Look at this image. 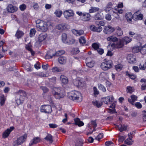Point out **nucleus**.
I'll list each match as a JSON object with an SVG mask.
<instances>
[{
  "mask_svg": "<svg viewBox=\"0 0 146 146\" xmlns=\"http://www.w3.org/2000/svg\"><path fill=\"white\" fill-rule=\"evenodd\" d=\"M91 59L90 57H88L87 58L86 61V64L87 66L89 68L93 67L95 63L94 61L91 60Z\"/></svg>",
  "mask_w": 146,
  "mask_h": 146,
  "instance_id": "obj_19",
  "label": "nucleus"
},
{
  "mask_svg": "<svg viewBox=\"0 0 146 146\" xmlns=\"http://www.w3.org/2000/svg\"><path fill=\"white\" fill-rule=\"evenodd\" d=\"M116 70L117 71H120L123 68V66L121 64H118L115 66Z\"/></svg>",
  "mask_w": 146,
  "mask_h": 146,
  "instance_id": "obj_46",
  "label": "nucleus"
},
{
  "mask_svg": "<svg viewBox=\"0 0 146 146\" xmlns=\"http://www.w3.org/2000/svg\"><path fill=\"white\" fill-rule=\"evenodd\" d=\"M58 60L59 63L62 64H64L66 62V58L64 56H60L58 58Z\"/></svg>",
  "mask_w": 146,
  "mask_h": 146,
  "instance_id": "obj_24",
  "label": "nucleus"
},
{
  "mask_svg": "<svg viewBox=\"0 0 146 146\" xmlns=\"http://www.w3.org/2000/svg\"><path fill=\"white\" fill-rule=\"evenodd\" d=\"M126 138L125 136H119L118 139V141L119 142H122Z\"/></svg>",
  "mask_w": 146,
  "mask_h": 146,
  "instance_id": "obj_58",
  "label": "nucleus"
},
{
  "mask_svg": "<svg viewBox=\"0 0 146 146\" xmlns=\"http://www.w3.org/2000/svg\"><path fill=\"white\" fill-rule=\"evenodd\" d=\"M14 129V127H10V128L7 129L3 133V137L4 138L7 137L9 136L11 132Z\"/></svg>",
  "mask_w": 146,
  "mask_h": 146,
  "instance_id": "obj_15",
  "label": "nucleus"
},
{
  "mask_svg": "<svg viewBox=\"0 0 146 146\" xmlns=\"http://www.w3.org/2000/svg\"><path fill=\"white\" fill-rule=\"evenodd\" d=\"M143 119V121H146V111L143 110L142 111Z\"/></svg>",
  "mask_w": 146,
  "mask_h": 146,
  "instance_id": "obj_55",
  "label": "nucleus"
},
{
  "mask_svg": "<svg viewBox=\"0 0 146 146\" xmlns=\"http://www.w3.org/2000/svg\"><path fill=\"white\" fill-rule=\"evenodd\" d=\"M112 62L110 60H108L102 62L101 65V68L104 70H107L111 68Z\"/></svg>",
  "mask_w": 146,
  "mask_h": 146,
  "instance_id": "obj_6",
  "label": "nucleus"
},
{
  "mask_svg": "<svg viewBox=\"0 0 146 146\" xmlns=\"http://www.w3.org/2000/svg\"><path fill=\"white\" fill-rule=\"evenodd\" d=\"M68 97L69 99L77 102H80L82 100L81 94L77 91L74 90L69 92Z\"/></svg>",
  "mask_w": 146,
  "mask_h": 146,
  "instance_id": "obj_1",
  "label": "nucleus"
},
{
  "mask_svg": "<svg viewBox=\"0 0 146 146\" xmlns=\"http://www.w3.org/2000/svg\"><path fill=\"white\" fill-rule=\"evenodd\" d=\"M95 19L97 20H102L103 18L99 13L96 14L95 16Z\"/></svg>",
  "mask_w": 146,
  "mask_h": 146,
  "instance_id": "obj_53",
  "label": "nucleus"
},
{
  "mask_svg": "<svg viewBox=\"0 0 146 146\" xmlns=\"http://www.w3.org/2000/svg\"><path fill=\"white\" fill-rule=\"evenodd\" d=\"M135 131H136L128 133V145H131L133 143V141L132 139L134 136V133H135Z\"/></svg>",
  "mask_w": 146,
  "mask_h": 146,
  "instance_id": "obj_20",
  "label": "nucleus"
},
{
  "mask_svg": "<svg viewBox=\"0 0 146 146\" xmlns=\"http://www.w3.org/2000/svg\"><path fill=\"white\" fill-rule=\"evenodd\" d=\"M98 86L99 88L102 91L104 92H105L106 91V88L103 85L101 84H98Z\"/></svg>",
  "mask_w": 146,
  "mask_h": 146,
  "instance_id": "obj_51",
  "label": "nucleus"
},
{
  "mask_svg": "<svg viewBox=\"0 0 146 146\" xmlns=\"http://www.w3.org/2000/svg\"><path fill=\"white\" fill-rule=\"evenodd\" d=\"M60 79L62 83L63 84H66L68 83V80L67 78L64 75L60 76Z\"/></svg>",
  "mask_w": 146,
  "mask_h": 146,
  "instance_id": "obj_25",
  "label": "nucleus"
},
{
  "mask_svg": "<svg viewBox=\"0 0 146 146\" xmlns=\"http://www.w3.org/2000/svg\"><path fill=\"white\" fill-rule=\"evenodd\" d=\"M40 111L41 112L49 113H51L52 110L50 105H44L41 106Z\"/></svg>",
  "mask_w": 146,
  "mask_h": 146,
  "instance_id": "obj_7",
  "label": "nucleus"
},
{
  "mask_svg": "<svg viewBox=\"0 0 146 146\" xmlns=\"http://www.w3.org/2000/svg\"><path fill=\"white\" fill-rule=\"evenodd\" d=\"M92 47L95 50H97L99 47V44L98 43H94L92 44Z\"/></svg>",
  "mask_w": 146,
  "mask_h": 146,
  "instance_id": "obj_45",
  "label": "nucleus"
},
{
  "mask_svg": "<svg viewBox=\"0 0 146 146\" xmlns=\"http://www.w3.org/2000/svg\"><path fill=\"white\" fill-rule=\"evenodd\" d=\"M54 14L57 17H60L62 14V12L59 10H56L54 12Z\"/></svg>",
  "mask_w": 146,
  "mask_h": 146,
  "instance_id": "obj_43",
  "label": "nucleus"
},
{
  "mask_svg": "<svg viewBox=\"0 0 146 146\" xmlns=\"http://www.w3.org/2000/svg\"><path fill=\"white\" fill-rule=\"evenodd\" d=\"M134 106H135L138 109H141L142 107V105L140 102H136L135 104H134Z\"/></svg>",
  "mask_w": 146,
  "mask_h": 146,
  "instance_id": "obj_54",
  "label": "nucleus"
},
{
  "mask_svg": "<svg viewBox=\"0 0 146 146\" xmlns=\"http://www.w3.org/2000/svg\"><path fill=\"white\" fill-rule=\"evenodd\" d=\"M5 42V41L4 40H2L0 42V47H2V51L3 53L5 52L7 50V49H4L3 46Z\"/></svg>",
  "mask_w": 146,
  "mask_h": 146,
  "instance_id": "obj_47",
  "label": "nucleus"
},
{
  "mask_svg": "<svg viewBox=\"0 0 146 146\" xmlns=\"http://www.w3.org/2000/svg\"><path fill=\"white\" fill-rule=\"evenodd\" d=\"M115 10L116 11H115V13H116V14H117L118 15V13L119 14H121L123 13V11L122 9H115Z\"/></svg>",
  "mask_w": 146,
  "mask_h": 146,
  "instance_id": "obj_59",
  "label": "nucleus"
},
{
  "mask_svg": "<svg viewBox=\"0 0 146 146\" xmlns=\"http://www.w3.org/2000/svg\"><path fill=\"white\" fill-rule=\"evenodd\" d=\"M107 40L108 41L113 42H115L116 41H117L118 39V38L116 37L111 36L108 37L107 38Z\"/></svg>",
  "mask_w": 146,
  "mask_h": 146,
  "instance_id": "obj_30",
  "label": "nucleus"
},
{
  "mask_svg": "<svg viewBox=\"0 0 146 146\" xmlns=\"http://www.w3.org/2000/svg\"><path fill=\"white\" fill-rule=\"evenodd\" d=\"M26 5L24 4L21 5L19 6V8L21 11H24L26 8Z\"/></svg>",
  "mask_w": 146,
  "mask_h": 146,
  "instance_id": "obj_60",
  "label": "nucleus"
},
{
  "mask_svg": "<svg viewBox=\"0 0 146 146\" xmlns=\"http://www.w3.org/2000/svg\"><path fill=\"white\" fill-rule=\"evenodd\" d=\"M56 29L62 31L66 30L70 28V26L68 24L65 23H62L57 25L56 26Z\"/></svg>",
  "mask_w": 146,
  "mask_h": 146,
  "instance_id": "obj_8",
  "label": "nucleus"
},
{
  "mask_svg": "<svg viewBox=\"0 0 146 146\" xmlns=\"http://www.w3.org/2000/svg\"><path fill=\"white\" fill-rule=\"evenodd\" d=\"M40 141V139L38 137H36L34 138L33 140L29 144L30 146H31L34 144H36Z\"/></svg>",
  "mask_w": 146,
  "mask_h": 146,
  "instance_id": "obj_26",
  "label": "nucleus"
},
{
  "mask_svg": "<svg viewBox=\"0 0 146 146\" xmlns=\"http://www.w3.org/2000/svg\"><path fill=\"white\" fill-rule=\"evenodd\" d=\"M90 17L91 15L89 13L84 12L81 17V19L83 21H87L90 20Z\"/></svg>",
  "mask_w": 146,
  "mask_h": 146,
  "instance_id": "obj_16",
  "label": "nucleus"
},
{
  "mask_svg": "<svg viewBox=\"0 0 146 146\" xmlns=\"http://www.w3.org/2000/svg\"><path fill=\"white\" fill-rule=\"evenodd\" d=\"M73 83L76 86L81 88L85 85V83L83 78H77L73 80Z\"/></svg>",
  "mask_w": 146,
  "mask_h": 146,
  "instance_id": "obj_5",
  "label": "nucleus"
},
{
  "mask_svg": "<svg viewBox=\"0 0 146 146\" xmlns=\"http://www.w3.org/2000/svg\"><path fill=\"white\" fill-rule=\"evenodd\" d=\"M79 42L80 44H84L86 43V39L84 37L81 36L79 38Z\"/></svg>",
  "mask_w": 146,
  "mask_h": 146,
  "instance_id": "obj_42",
  "label": "nucleus"
},
{
  "mask_svg": "<svg viewBox=\"0 0 146 146\" xmlns=\"http://www.w3.org/2000/svg\"><path fill=\"white\" fill-rule=\"evenodd\" d=\"M49 127L52 128H55L58 127V125L54 123H50L49 124Z\"/></svg>",
  "mask_w": 146,
  "mask_h": 146,
  "instance_id": "obj_63",
  "label": "nucleus"
},
{
  "mask_svg": "<svg viewBox=\"0 0 146 146\" xmlns=\"http://www.w3.org/2000/svg\"><path fill=\"white\" fill-rule=\"evenodd\" d=\"M92 103L94 105L98 107H100L102 105V102H99L97 101H95L93 102Z\"/></svg>",
  "mask_w": 146,
  "mask_h": 146,
  "instance_id": "obj_41",
  "label": "nucleus"
},
{
  "mask_svg": "<svg viewBox=\"0 0 146 146\" xmlns=\"http://www.w3.org/2000/svg\"><path fill=\"white\" fill-rule=\"evenodd\" d=\"M56 51L54 50H50L47 53L45 56L46 59H49L52 58V57L56 55Z\"/></svg>",
  "mask_w": 146,
  "mask_h": 146,
  "instance_id": "obj_12",
  "label": "nucleus"
},
{
  "mask_svg": "<svg viewBox=\"0 0 146 146\" xmlns=\"http://www.w3.org/2000/svg\"><path fill=\"white\" fill-rule=\"evenodd\" d=\"M74 121L76 124L78 125L79 126H82L84 125V123L78 118L75 119Z\"/></svg>",
  "mask_w": 146,
  "mask_h": 146,
  "instance_id": "obj_32",
  "label": "nucleus"
},
{
  "mask_svg": "<svg viewBox=\"0 0 146 146\" xmlns=\"http://www.w3.org/2000/svg\"><path fill=\"white\" fill-rule=\"evenodd\" d=\"M100 9L98 7H91L90 9L89 10V13H96L99 11Z\"/></svg>",
  "mask_w": 146,
  "mask_h": 146,
  "instance_id": "obj_28",
  "label": "nucleus"
},
{
  "mask_svg": "<svg viewBox=\"0 0 146 146\" xmlns=\"http://www.w3.org/2000/svg\"><path fill=\"white\" fill-rule=\"evenodd\" d=\"M52 71L54 72H61V70L60 68H58L56 67H54L52 68Z\"/></svg>",
  "mask_w": 146,
  "mask_h": 146,
  "instance_id": "obj_49",
  "label": "nucleus"
},
{
  "mask_svg": "<svg viewBox=\"0 0 146 146\" xmlns=\"http://www.w3.org/2000/svg\"><path fill=\"white\" fill-rule=\"evenodd\" d=\"M64 17L66 19H68L74 15V12L71 9L66 10L63 12Z\"/></svg>",
  "mask_w": 146,
  "mask_h": 146,
  "instance_id": "obj_9",
  "label": "nucleus"
},
{
  "mask_svg": "<svg viewBox=\"0 0 146 146\" xmlns=\"http://www.w3.org/2000/svg\"><path fill=\"white\" fill-rule=\"evenodd\" d=\"M131 100L128 99V102L132 105H134V102L135 101L137 100V97L134 95H133L131 96Z\"/></svg>",
  "mask_w": 146,
  "mask_h": 146,
  "instance_id": "obj_23",
  "label": "nucleus"
},
{
  "mask_svg": "<svg viewBox=\"0 0 146 146\" xmlns=\"http://www.w3.org/2000/svg\"><path fill=\"white\" fill-rule=\"evenodd\" d=\"M36 32V30L34 29H31L30 31L29 35L31 37H32L33 36H34Z\"/></svg>",
  "mask_w": 146,
  "mask_h": 146,
  "instance_id": "obj_48",
  "label": "nucleus"
},
{
  "mask_svg": "<svg viewBox=\"0 0 146 146\" xmlns=\"http://www.w3.org/2000/svg\"><path fill=\"white\" fill-rule=\"evenodd\" d=\"M112 4L111 2L108 3L104 9V10L106 13L109 12L110 14L113 12V13H115V11L113 10V9L112 8Z\"/></svg>",
  "mask_w": 146,
  "mask_h": 146,
  "instance_id": "obj_11",
  "label": "nucleus"
},
{
  "mask_svg": "<svg viewBox=\"0 0 146 146\" xmlns=\"http://www.w3.org/2000/svg\"><path fill=\"white\" fill-rule=\"evenodd\" d=\"M52 93H56V92L63 93V91L60 88H54L52 92Z\"/></svg>",
  "mask_w": 146,
  "mask_h": 146,
  "instance_id": "obj_39",
  "label": "nucleus"
},
{
  "mask_svg": "<svg viewBox=\"0 0 146 146\" xmlns=\"http://www.w3.org/2000/svg\"><path fill=\"white\" fill-rule=\"evenodd\" d=\"M140 53L143 55L146 54V43L143 46H141Z\"/></svg>",
  "mask_w": 146,
  "mask_h": 146,
  "instance_id": "obj_34",
  "label": "nucleus"
},
{
  "mask_svg": "<svg viewBox=\"0 0 146 146\" xmlns=\"http://www.w3.org/2000/svg\"><path fill=\"white\" fill-rule=\"evenodd\" d=\"M88 125L90 128L92 127H93V131H95V128L97 125V124L96 123V121H92L90 123L88 124Z\"/></svg>",
  "mask_w": 146,
  "mask_h": 146,
  "instance_id": "obj_31",
  "label": "nucleus"
},
{
  "mask_svg": "<svg viewBox=\"0 0 146 146\" xmlns=\"http://www.w3.org/2000/svg\"><path fill=\"white\" fill-rule=\"evenodd\" d=\"M114 31V28L109 25L107 26L104 27L103 32L106 34H110L113 32Z\"/></svg>",
  "mask_w": 146,
  "mask_h": 146,
  "instance_id": "obj_10",
  "label": "nucleus"
},
{
  "mask_svg": "<svg viewBox=\"0 0 146 146\" xmlns=\"http://www.w3.org/2000/svg\"><path fill=\"white\" fill-rule=\"evenodd\" d=\"M134 90H135L133 87L130 86H128V93L131 94L134 92Z\"/></svg>",
  "mask_w": 146,
  "mask_h": 146,
  "instance_id": "obj_57",
  "label": "nucleus"
},
{
  "mask_svg": "<svg viewBox=\"0 0 146 146\" xmlns=\"http://www.w3.org/2000/svg\"><path fill=\"white\" fill-rule=\"evenodd\" d=\"M27 137V134H25L17 138L13 143V146H18L23 144L25 141Z\"/></svg>",
  "mask_w": 146,
  "mask_h": 146,
  "instance_id": "obj_4",
  "label": "nucleus"
},
{
  "mask_svg": "<svg viewBox=\"0 0 146 146\" xmlns=\"http://www.w3.org/2000/svg\"><path fill=\"white\" fill-rule=\"evenodd\" d=\"M140 51L141 46H134L132 49V52L134 53L140 52Z\"/></svg>",
  "mask_w": 146,
  "mask_h": 146,
  "instance_id": "obj_27",
  "label": "nucleus"
},
{
  "mask_svg": "<svg viewBox=\"0 0 146 146\" xmlns=\"http://www.w3.org/2000/svg\"><path fill=\"white\" fill-rule=\"evenodd\" d=\"M6 98L4 95H2L0 97V104L1 106H3L4 104Z\"/></svg>",
  "mask_w": 146,
  "mask_h": 146,
  "instance_id": "obj_38",
  "label": "nucleus"
},
{
  "mask_svg": "<svg viewBox=\"0 0 146 146\" xmlns=\"http://www.w3.org/2000/svg\"><path fill=\"white\" fill-rule=\"evenodd\" d=\"M137 12H136L134 14L132 15V18L134 19L135 20H141L143 19V16L142 14L140 13L138 15H137L136 14H137Z\"/></svg>",
  "mask_w": 146,
  "mask_h": 146,
  "instance_id": "obj_18",
  "label": "nucleus"
},
{
  "mask_svg": "<svg viewBox=\"0 0 146 146\" xmlns=\"http://www.w3.org/2000/svg\"><path fill=\"white\" fill-rule=\"evenodd\" d=\"M107 73L104 72H102L100 74L99 77L101 78H104L106 76Z\"/></svg>",
  "mask_w": 146,
  "mask_h": 146,
  "instance_id": "obj_61",
  "label": "nucleus"
},
{
  "mask_svg": "<svg viewBox=\"0 0 146 146\" xmlns=\"http://www.w3.org/2000/svg\"><path fill=\"white\" fill-rule=\"evenodd\" d=\"M64 53V51L62 50H59L57 52H56V55L57 56H58L62 54H63Z\"/></svg>",
  "mask_w": 146,
  "mask_h": 146,
  "instance_id": "obj_56",
  "label": "nucleus"
},
{
  "mask_svg": "<svg viewBox=\"0 0 146 146\" xmlns=\"http://www.w3.org/2000/svg\"><path fill=\"white\" fill-rule=\"evenodd\" d=\"M103 136V134L102 133H100L98 135L97 137V139L99 141L102 138Z\"/></svg>",
  "mask_w": 146,
  "mask_h": 146,
  "instance_id": "obj_62",
  "label": "nucleus"
},
{
  "mask_svg": "<svg viewBox=\"0 0 146 146\" xmlns=\"http://www.w3.org/2000/svg\"><path fill=\"white\" fill-rule=\"evenodd\" d=\"M72 33L77 36H80L84 33V31L82 30H78L75 29L72 30Z\"/></svg>",
  "mask_w": 146,
  "mask_h": 146,
  "instance_id": "obj_21",
  "label": "nucleus"
},
{
  "mask_svg": "<svg viewBox=\"0 0 146 146\" xmlns=\"http://www.w3.org/2000/svg\"><path fill=\"white\" fill-rule=\"evenodd\" d=\"M117 34L118 36H121L123 34L122 31L120 27H118L117 30Z\"/></svg>",
  "mask_w": 146,
  "mask_h": 146,
  "instance_id": "obj_50",
  "label": "nucleus"
},
{
  "mask_svg": "<svg viewBox=\"0 0 146 146\" xmlns=\"http://www.w3.org/2000/svg\"><path fill=\"white\" fill-rule=\"evenodd\" d=\"M114 100V98L112 96L103 98L102 99V102L107 104H110Z\"/></svg>",
  "mask_w": 146,
  "mask_h": 146,
  "instance_id": "obj_14",
  "label": "nucleus"
},
{
  "mask_svg": "<svg viewBox=\"0 0 146 146\" xmlns=\"http://www.w3.org/2000/svg\"><path fill=\"white\" fill-rule=\"evenodd\" d=\"M23 35L24 33L23 31L18 30L17 31L15 36L17 38H19L23 36Z\"/></svg>",
  "mask_w": 146,
  "mask_h": 146,
  "instance_id": "obj_36",
  "label": "nucleus"
},
{
  "mask_svg": "<svg viewBox=\"0 0 146 146\" xmlns=\"http://www.w3.org/2000/svg\"><path fill=\"white\" fill-rule=\"evenodd\" d=\"M44 139L47 141H49L50 143H52L53 142L52 136L50 134H48L45 137Z\"/></svg>",
  "mask_w": 146,
  "mask_h": 146,
  "instance_id": "obj_33",
  "label": "nucleus"
},
{
  "mask_svg": "<svg viewBox=\"0 0 146 146\" xmlns=\"http://www.w3.org/2000/svg\"><path fill=\"white\" fill-rule=\"evenodd\" d=\"M39 30L45 32L47 30V25L44 22H42V23L40 25L38 26Z\"/></svg>",
  "mask_w": 146,
  "mask_h": 146,
  "instance_id": "obj_17",
  "label": "nucleus"
},
{
  "mask_svg": "<svg viewBox=\"0 0 146 146\" xmlns=\"http://www.w3.org/2000/svg\"><path fill=\"white\" fill-rule=\"evenodd\" d=\"M25 70L27 71L31 72L32 70V67L31 65L29 63L26 64L24 66Z\"/></svg>",
  "mask_w": 146,
  "mask_h": 146,
  "instance_id": "obj_37",
  "label": "nucleus"
},
{
  "mask_svg": "<svg viewBox=\"0 0 146 146\" xmlns=\"http://www.w3.org/2000/svg\"><path fill=\"white\" fill-rule=\"evenodd\" d=\"M6 9L8 12L13 13L17 11V8L11 4H9L7 6Z\"/></svg>",
  "mask_w": 146,
  "mask_h": 146,
  "instance_id": "obj_13",
  "label": "nucleus"
},
{
  "mask_svg": "<svg viewBox=\"0 0 146 146\" xmlns=\"http://www.w3.org/2000/svg\"><path fill=\"white\" fill-rule=\"evenodd\" d=\"M127 126L125 125H121L120 127H119V130L120 132H122L123 131L126 130L127 129Z\"/></svg>",
  "mask_w": 146,
  "mask_h": 146,
  "instance_id": "obj_44",
  "label": "nucleus"
},
{
  "mask_svg": "<svg viewBox=\"0 0 146 146\" xmlns=\"http://www.w3.org/2000/svg\"><path fill=\"white\" fill-rule=\"evenodd\" d=\"M62 40L64 43H66L67 42V35L65 33H63L62 35Z\"/></svg>",
  "mask_w": 146,
  "mask_h": 146,
  "instance_id": "obj_40",
  "label": "nucleus"
},
{
  "mask_svg": "<svg viewBox=\"0 0 146 146\" xmlns=\"http://www.w3.org/2000/svg\"><path fill=\"white\" fill-rule=\"evenodd\" d=\"M127 39L128 37H125L124 38L121 39L119 41L118 40L115 42L111 44V46L113 49H114L116 48H121L123 46L124 43L127 44L128 43Z\"/></svg>",
  "mask_w": 146,
  "mask_h": 146,
  "instance_id": "obj_2",
  "label": "nucleus"
},
{
  "mask_svg": "<svg viewBox=\"0 0 146 146\" xmlns=\"http://www.w3.org/2000/svg\"><path fill=\"white\" fill-rule=\"evenodd\" d=\"M105 19L108 21H110L111 19V15L109 14H107L105 16Z\"/></svg>",
  "mask_w": 146,
  "mask_h": 146,
  "instance_id": "obj_64",
  "label": "nucleus"
},
{
  "mask_svg": "<svg viewBox=\"0 0 146 146\" xmlns=\"http://www.w3.org/2000/svg\"><path fill=\"white\" fill-rule=\"evenodd\" d=\"M47 34L44 33L40 34L39 36L38 40L40 42L44 40L46 38Z\"/></svg>",
  "mask_w": 146,
  "mask_h": 146,
  "instance_id": "obj_22",
  "label": "nucleus"
},
{
  "mask_svg": "<svg viewBox=\"0 0 146 146\" xmlns=\"http://www.w3.org/2000/svg\"><path fill=\"white\" fill-rule=\"evenodd\" d=\"M17 93L18 95H20L19 98H17L16 100V103L19 105L21 104L24 100L25 98L26 94L24 91L21 90H19Z\"/></svg>",
  "mask_w": 146,
  "mask_h": 146,
  "instance_id": "obj_3",
  "label": "nucleus"
},
{
  "mask_svg": "<svg viewBox=\"0 0 146 146\" xmlns=\"http://www.w3.org/2000/svg\"><path fill=\"white\" fill-rule=\"evenodd\" d=\"M75 42V40L73 38H72L67 41L66 43L69 44H74Z\"/></svg>",
  "mask_w": 146,
  "mask_h": 146,
  "instance_id": "obj_52",
  "label": "nucleus"
},
{
  "mask_svg": "<svg viewBox=\"0 0 146 146\" xmlns=\"http://www.w3.org/2000/svg\"><path fill=\"white\" fill-rule=\"evenodd\" d=\"M26 48L28 50L31 52L32 55L34 54V52H33L32 48V46L30 43L27 44H26L25 46Z\"/></svg>",
  "mask_w": 146,
  "mask_h": 146,
  "instance_id": "obj_35",
  "label": "nucleus"
},
{
  "mask_svg": "<svg viewBox=\"0 0 146 146\" xmlns=\"http://www.w3.org/2000/svg\"><path fill=\"white\" fill-rule=\"evenodd\" d=\"M53 95L56 99H59L61 98H62L64 97V94L63 93L56 92V93H52Z\"/></svg>",
  "mask_w": 146,
  "mask_h": 146,
  "instance_id": "obj_29",
  "label": "nucleus"
}]
</instances>
